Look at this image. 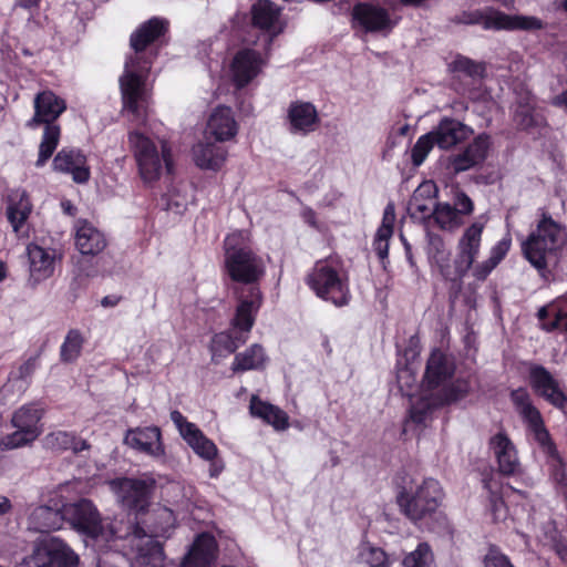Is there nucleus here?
Listing matches in <instances>:
<instances>
[{
  "label": "nucleus",
  "instance_id": "nucleus-1",
  "mask_svg": "<svg viewBox=\"0 0 567 567\" xmlns=\"http://www.w3.org/2000/svg\"><path fill=\"white\" fill-rule=\"evenodd\" d=\"M167 27L168 22L165 19L152 18L131 35L134 53L127 58L118 83L122 112L132 116L133 120H144L151 102L152 86L147 79L152 62L146 59L144 50L164 34Z\"/></svg>",
  "mask_w": 567,
  "mask_h": 567
},
{
  "label": "nucleus",
  "instance_id": "nucleus-2",
  "mask_svg": "<svg viewBox=\"0 0 567 567\" xmlns=\"http://www.w3.org/2000/svg\"><path fill=\"white\" fill-rule=\"evenodd\" d=\"M486 224L487 219L481 216L463 229L457 239L454 259L451 258L443 239L439 236L432 237L427 248L431 267L446 280L461 281L480 255Z\"/></svg>",
  "mask_w": 567,
  "mask_h": 567
},
{
  "label": "nucleus",
  "instance_id": "nucleus-3",
  "mask_svg": "<svg viewBox=\"0 0 567 567\" xmlns=\"http://www.w3.org/2000/svg\"><path fill=\"white\" fill-rule=\"evenodd\" d=\"M524 258L546 277L567 254V227L545 209L538 210L534 228L520 244Z\"/></svg>",
  "mask_w": 567,
  "mask_h": 567
},
{
  "label": "nucleus",
  "instance_id": "nucleus-4",
  "mask_svg": "<svg viewBox=\"0 0 567 567\" xmlns=\"http://www.w3.org/2000/svg\"><path fill=\"white\" fill-rule=\"evenodd\" d=\"M454 367L440 351H433L426 367L423 381L422 396L412 402L411 419L414 422H423L429 410L436 405L454 401L467 391V385L462 383L457 392L446 390V381L453 374Z\"/></svg>",
  "mask_w": 567,
  "mask_h": 567
},
{
  "label": "nucleus",
  "instance_id": "nucleus-5",
  "mask_svg": "<svg viewBox=\"0 0 567 567\" xmlns=\"http://www.w3.org/2000/svg\"><path fill=\"white\" fill-rule=\"evenodd\" d=\"M250 243V234L245 230H235L223 241L224 271L235 282L255 284L266 274V261Z\"/></svg>",
  "mask_w": 567,
  "mask_h": 567
},
{
  "label": "nucleus",
  "instance_id": "nucleus-6",
  "mask_svg": "<svg viewBox=\"0 0 567 567\" xmlns=\"http://www.w3.org/2000/svg\"><path fill=\"white\" fill-rule=\"evenodd\" d=\"M130 147L137 173L146 185H153L174 167L173 148L168 141L151 137L140 132L128 135Z\"/></svg>",
  "mask_w": 567,
  "mask_h": 567
},
{
  "label": "nucleus",
  "instance_id": "nucleus-7",
  "mask_svg": "<svg viewBox=\"0 0 567 567\" xmlns=\"http://www.w3.org/2000/svg\"><path fill=\"white\" fill-rule=\"evenodd\" d=\"M157 517L161 520L158 525L150 528L147 534L138 525L127 527L123 538L130 544V556L132 567H162L164 553L161 544L155 537L165 536L175 525L173 511L166 507L157 511Z\"/></svg>",
  "mask_w": 567,
  "mask_h": 567
},
{
  "label": "nucleus",
  "instance_id": "nucleus-8",
  "mask_svg": "<svg viewBox=\"0 0 567 567\" xmlns=\"http://www.w3.org/2000/svg\"><path fill=\"white\" fill-rule=\"evenodd\" d=\"M33 104L34 115L28 122V126L34 127L45 124L35 163L37 166L41 167L59 145L61 127L54 121L66 110V102L54 92L45 90L35 95Z\"/></svg>",
  "mask_w": 567,
  "mask_h": 567
},
{
  "label": "nucleus",
  "instance_id": "nucleus-9",
  "mask_svg": "<svg viewBox=\"0 0 567 567\" xmlns=\"http://www.w3.org/2000/svg\"><path fill=\"white\" fill-rule=\"evenodd\" d=\"M307 284L319 298L336 307H343L350 301L349 279L338 259L317 261L307 277Z\"/></svg>",
  "mask_w": 567,
  "mask_h": 567
},
{
  "label": "nucleus",
  "instance_id": "nucleus-10",
  "mask_svg": "<svg viewBox=\"0 0 567 567\" xmlns=\"http://www.w3.org/2000/svg\"><path fill=\"white\" fill-rule=\"evenodd\" d=\"M69 493L63 498V522L66 520L76 532L93 539L96 545L109 544L122 538L113 526H105L94 504L85 498L74 503H66Z\"/></svg>",
  "mask_w": 567,
  "mask_h": 567
},
{
  "label": "nucleus",
  "instance_id": "nucleus-11",
  "mask_svg": "<svg viewBox=\"0 0 567 567\" xmlns=\"http://www.w3.org/2000/svg\"><path fill=\"white\" fill-rule=\"evenodd\" d=\"M171 420L176 426L182 439L200 458L209 462V476L218 477L225 470V463L218 457L219 451L217 445L208 439L203 431L195 424L189 422L178 410L171 412Z\"/></svg>",
  "mask_w": 567,
  "mask_h": 567
},
{
  "label": "nucleus",
  "instance_id": "nucleus-12",
  "mask_svg": "<svg viewBox=\"0 0 567 567\" xmlns=\"http://www.w3.org/2000/svg\"><path fill=\"white\" fill-rule=\"evenodd\" d=\"M443 498L441 484L434 478H426L414 491H402L398 495V504L410 519L419 520L434 513Z\"/></svg>",
  "mask_w": 567,
  "mask_h": 567
},
{
  "label": "nucleus",
  "instance_id": "nucleus-13",
  "mask_svg": "<svg viewBox=\"0 0 567 567\" xmlns=\"http://www.w3.org/2000/svg\"><path fill=\"white\" fill-rule=\"evenodd\" d=\"M41 409L35 404H25L12 415L11 423L16 431L0 440V450H13L35 441L42 433Z\"/></svg>",
  "mask_w": 567,
  "mask_h": 567
},
{
  "label": "nucleus",
  "instance_id": "nucleus-14",
  "mask_svg": "<svg viewBox=\"0 0 567 567\" xmlns=\"http://www.w3.org/2000/svg\"><path fill=\"white\" fill-rule=\"evenodd\" d=\"M516 412L527 426L528 432L544 453L554 452V442L545 426L539 410L534 405L526 389L518 388L511 393Z\"/></svg>",
  "mask_w": 567,
  "mask_h": 567
},
{
  "label": "nucleus",
  "instance_id": "nucleus-15",
  "mask_svg": "<svg viewBox=\"0 0 567 567\" xmlns=\"http://www.w3.org/2000/svg\"><path fill=\"white\" fill-rule=\"evenodd\" d=\"M528 383L536 395L567 414V393L561 382L542 364H528Z\"/></svg>",
  "mask_w": 567,
  "mask_h": 567
},
{
  "label": "nucleus",
  "instance_id": "nucleus-16",
  "mask_svg": "<svg viewBox=\"0 0 567 567\" xmlns=\"http://www.w3.org/2000/svg\"><path fill=\"white\" fill-rule=\"evenodd\" d=\"M111 491L115 494L122 506L136 512L145 509L155 487V480L144 478H116L109 482Z\"/></svg>",
  "mask_w": 567,
  "mask_h": 567
},
{
  "label": "nucleus",
  "instance_id": "nucleus-17",
  "mask_svg": "<svg viewBox=\"0 0 567 567\" xmlns=\"http://www.w3.org/2000/svg\"><path fill=\"white\" fill-rule=\"evenodd\" d=\"M34 567H78V555L60 538L47 537L39 542L30 557Z\"/></svg>",
  "mask_w": 567,
  "mask_h": 567
},
{
  "label": "nucleus",
  "instance_id": "nucleus-18",
  "mask_svg": "<svg viewBox=\"0 0 567 567\" xmlns=\"http://www.w3.org/2000/svg\"><path fill=\"white\" fill-rule=\"evenodd\" d=\"M267 61V56L255 49L238 50L229 66L231 82L237 89L246 87L262 73Z\"/></svg>",
  "mask_w": 567,
  "mask_h": 567
},
{
  "label": "nucleus",
  "instance_id": "nucleus-19",
  "mask_svg": "<svg viewBox=\"0 0 567 567\" xmlns=\"http://www.w3.org/2000/svg\"><path fill=\"white\" fill-rule=\"evenodd\" d=\"M474 212L473 200L463 192L457 190L454 195L453 205L450 203H436L432 217L434 223L442 230L454 231L460 228L464 218Z\"/></svg>",
  "mask_w": 567,
  "mask_h": 567
},
{
  "label": "nucleus",
  "instance_id": "nucleus-20",
  "mask_svg": "<svg viewBox=\"0 0 567 567\" xmlns=\"http://www.w3.org/2000/svg\"><path fill=\"white\" fill-rule=\"evenodd\" d=\"M79 483H66L56 491L58 499H51L52 506L41 505L34 507L29 516V527L37 532H49L59 529L63 524V498Z\"/></svg>",
  "mask_w": 567,
  "mask_h": 567
},
{
  "label": "nucleus",
  "instance_id": "nucleus-21",
  "mask_svg": "<svg viewBox=\"0 0 567 567\" xmlns=\"http://www.w3.org/2000/svg\"><path fill=\"white\" fill-rule=\"evenodd\" d=\"M352 27L364 32H389L398 21L389 11L372 3H357L351 12Z\"/></svg>",
  "mask_w": 567,
  "mask_h": 567
},
{
  "label": "nucleus",
  "instance_id": "nucleus-22",
  "mask_svg": "<svg viewBox=\"0 0 567 567\" xmlns=\"http://www.w3.org/2000/svg\"><path fill=\"white\" fill-rule=\"evenodd\" d=\"M124 444L156 461L164 462L166 460V450L158 426L151 425L127 430L124 435Z\"/></svg>",
  "mask_w": 567,
  "mask_h": 567
},
{
  "label": "nucleus",
  "instance_id": "nucleus-23",
  "mask_svg": "<svg viewBox=\"0 0 567 567\" xmlns=\"http://www.w3.org/2000/svg\"><path fill=\"white\" fill-rule=\"evenodd\" d=\"M29 277L34 284L41 282L53 276L55 266L61 256L55 248L42 247L35 243L27 245Z\"/></svg>",
  "mask_w": 567,
  "mask_h": 567
},
{
  "label": "nucleus",
  "instance_id": "nucleus-24",
  "mask_svg": "<svg viewBox=\"0 0 567 567\" xmlns=\"http://www.w3.org/2000/svg\"><path fill=\"white\" fill-rule=\"evenodd\" d=\"M53 169L68 174L76 184H86L91 178L87 158L80 150L62 148L53 158Z\"/></svg>",
  "mask_w": 567,
  "mask_h": 567
},
{
  "label": "nucleus",
  "instance_id": "nucleus-25",
  "mask_svg": "<svg viewBox=\"0 0 567 567\" xmlns=\"http://www.w3.org/2000/svg\"><path fill=\"white\" fill-rule=\"evenodd\" d=\"M485 29L507 30V31H534L540 30L544 23L540 19L533 16L506 14L498 10H489L483 18Z\"/></svg>",
  "mask_w": 567,
  "mask_h": 567
},
{
  "label": "nucleus",
  "instance_id": "nucleus-26",
  "mask_svg": "<svg viewBox=\"0 0 567 567\" xmlns=\"http://www.w3.org/2000/svg\"><path fill=\"white\" fill-rule=\"evenodd\" d=\"M31 212L32 204L25 190H14L9 197L7 217L13 233L19 239H28L30 237L28 218Z\"/></svg>",
  "mask_w": 567,
  "mask_h": 567
},
{
  "label": "nucleus",
  "instance_id": "nucleus-27",
  "mask_svg": "<svg viewBox=\"0 0 567 567\" xmlns=\"http://www.w3.org/2000/svg\"><path fill=\"white\" fill-rule=\"evenodd\" d=\"M238 122L229 106H217L208 116L205 134L216 142L224 143L236 137Z\"/></svg>",
  "mask_w": 567,
  "mask_h": 567
},
{
  "label": "nucleus",
  "instance_id": "nucleus-28",
  "mask_svg": "<svg viewBox=\"0 0 567 567\" xmlns=\"http://www.w3.org/2000/svg\"><path fill=\"white\" fill-rule=\"evenodd\" d=\"M288 130L295 135H307L316 131L319 124V115L309 102H292L287 112Z\"/></svg>",
  "mask_w": 567,
  "mask_h": 567
},
{
  "label": "nucleus",
  "instance_id": "nucleus-29",
  "mask_svg": "<svg viewBox=\"0 0 567 567\" xmlns=\"http://www.w3.org/2000/svg\"><path fill=\"white\" fill-rule=\"evenodd\" d=\"M489 446L497 460L501 473L515 475L520 472L516 447L505 433L495 434L489 441Z\"/></svg>",
  "mask_w": 567,
  "mask_h": 567
},
{
  "label": "nucleus",
  "instance_id": "nucleus-30",
  "mask_svg": "<svg viewBox=\"0 0 567 567\" xmlns=\"http://www.w3.org/2000/svg\"><path fill=\"white\" fill-rule=\"evenodd\" d=\"M262 303L261 292L257 288H251L246 298L239 300L235 316L231 320L234 330L247 336L251 330L256 315Z\"/></svg>",
  "mask_w": 567,
  "mask_h": 567
},
{
  "label": "nucleus",
  "instance_id": "nucleus-31",
  "mask_svg": "<svg viewBox=\"0 0 567 567\" xmlns=\"http://www.w3.org/2000/svg\"><path fill=\"white\" fill-rule=\"evenodd\" d=\"M193 161L197 167L204 171H220L228 158L226 147L215 142H199L193 146Z\"/></svg>",
  "mask_w": 567,
  "mask_h": 567
},
{
  "label": "nucleus",
  "instance_id": "nucleus-32",
  "mask_svg": "<svg viewBox=\"0 0 567 567\" xmlns=\"http://www.w3.org/2000/svg\"><path fill=\"white\" fill-rule=\"evenodd\" d=\"M251 21L260 30L272 33H280L284 29L281 21V8L270 0H256L250 9Z\"/></svg>",
  "mask_w": 567,
  "mask_h": 567
},
{
  "label": "nucleus",
  "instance_id": "nucleus-33",
  "mask_svg": "<svg viewBox=\"0 0 567 567\" xmlns=\"http://www.w3.org/2000/svg\"><path fill=\"white\" fill-rule=\"evenodd\" d=\"M74 243L82 255L95 256L106 247L104 235L86 220H78L74 225Z\"/></svg>",
  "mask_w": 567,
  "mask_h": 567
},
{
  "label": "nucleus",
  "instance_id": "nucleus-34",
  "mask_svg": "<svg viewBox=\"0 0 567 567\" xmlns=\"http://www.w3.org/2000/svg\"><path fill=\"white\" fill-rule=\"evenodd\" d=\"M540 329L546 332L564 330L567 332V297H559L537 311Z\"/></svg>",
  "mask_w": 567,
  "mask_h": 567
},
{
  "label": "nucleus",
  "instance_id": "nucleus-35",
  "mask_svg": "<svg viewBox=\"0 0 567 567\" xmlns=\"http://www.w3.org/2000/svg\"><path fill=\"white\" fill-rule=\"evenodd\" d=\"M489 146L491 141L487 135L477 136L463 153L452 158V168L455 173H460L481 164L486 158Z\"/></svg>",
  "mask_w": 567,
  "mask_h": 567
},
{
  "label": "nucleus",
  "instance_id": "nucleus-36",
  "mask_svg": "<svg viewBox=\"0 0 567 567\" xmlns=\"http://www.w3.org/2000/svg\"><path fill=\"white\" fill-rule=\"evenodd\" d=\"M217 544L209 534H200L195 539L182 567H209L216 557Z\"/></svg>",
  "mask_w": 567,
  "mask_h": 567
},
{
  "label": "nucleus",
  "instance_id": "nucleus-37",
  "mask_svg": "<svg viewBox=\"0 0 567 567\" xmlns=\"http://www.w3.org/2000/svg\"><path fill=\"white\" fill-rule=\"evenodd\" d=\"M431 132L436 140V145L443 150L455 146L471 133L467 126L452 118H443Z\"/></svg>",
  "mask_w": 567,
  "mask_h": 567
},
{
  "label": "nucleus",
  "instance_id": "nucleus-38",
  "mask_svg": "<svg viewBox=\"0 0 567 567\" xmlns=\"http://www.w3.org/2000/svg\"><path fill=\"white\" fill-rule=\"evenodd\" d=\"M249 410L252 416L261 419L277 431H284L289 426V416L285 411L261 401L257 395L251 396Z\"/></svg>",
  "mask_w": 567,
  "mask_h": 567
},
{
  "label": "nucleus",
  "instance_id": "nucleus-39",
  "mask_svg": "<svg viewBox=\"0 0 567 567\" xmlns=\"http://www.w3.org/2000/svg\"><path fill=\"white\" fill-rule=\"evenodd\" d=\"M395 223V207L389 203L383 212L382 223L377 230L373 248L380 259H385L389 255V241L393 235Z\"/></svg>",
  "mask_w": 567,
  "mask_h": 567
},
{
  "label": "nucleus",
  "instance_id": "nucleus-40",
  "mask_svg": "<svg viewBox=\"0 0 567 567\" xmlns=\"http://www.w3.org/2000/svg\"><path fill=\"white\" fill-rule=\"evenodd\" d=\"M267 355L260 344H251L245 351L235 355L231 370L234 372H245L249 370H259L266 365Z\"/></svg>",
  "mask_w": 567,
  "mask_h": 567
},
{
  "label": "nucleus",
  "instance_id": "nucleus-41",
  "mask_svg": "<svg viewBox=\"0 0 567 567\" xmlns=\"http://www.w3.org/2000/svg\"><path fill=\"white\" fill-rule=\"evenodd\" d=\"M44 445L52 451L72 450L75 453L89 449L85 440L65 431H54L44 437Z\"/></svg>",
  "mask_w": 567,
  "mask_h": 567
},
{
  "label": "nucleus",
  "instance_id": "nucleus-42",
  "mask_svg": "<svg viewBox=\"0 0 567 567\" xmlns=\"http://www.w3.org/2000/svg\"><path fill=\"white\" fill-rule=\"evenodd\" d=\"M512 246V238L509 235L497 241L491 249V255L487 260L476 265L473 270L475 278L483 280L491 271L503 260Z\"/></svg>",
  "mask_w": 567,
  "mask_h": 567
},
{
  "label": "nucleus",
  "instance_id": "nucleus-43",
  "mask_svg": "<svg viewBox=\"0 0 567 567\" xmlns=\"http://www.w3.org/2000/svg\"><path fill=\"white\" fill-rule=\"evenodd\" d=\"M436 194V186L432 182H425L419 186L414 192L413 197L410 200L409 209L412 215H420L421 217L432 216L434 206L424 203L423 198L429 197L430 199Z\"/></svg>",
  "mask_w": 567,
  "mask_h": 567
},
{
  "label": "nucleus",
  "instance_id": "nucleus-44",
  "mask_svg": "<svg viewBox=\"0 0 567 567\" xmlns=\"http://www.w3.org/2000/svg\"><path fill=\"white\" fill-rule=\"evenodd\" d=\"M358 559L368 567H390L391 561L383 549L362 542L358 548Z\"/></svg>",
  "mask_w": 567,
  "mask_h": 567
},
{
  "label": "nucleus",
  "instance_id": "nucleus-45",
  "mask_svg": "<svg viewBox=\"0 0 567 567\" xmlns=\"http://www.w3.org/2000/svg\"><path fill=\"white\" fill-rule=\"evenodd\" d=\"M247 336H240L234 338L230 333L220 332L213 337L210 350L213 358L224 354H229L236 351V349L247 341Z\"/></svg>",
  "mask_w": 567,
  "mask_h": 567
},
{
  "label": "nucleus",
  "instance_id": "nucleus-46",
  "mask_svg": "<svg viewBox=\"0 0 567 567\" xmlns=\"http://www.w3.org/2000/svg\"><path fill=\"white\" fill-rule=\"evenodd\" d=\"M84 338L79 330H70L60 348V358L63 362H74L81 354Z\"/></svg>",
  "mask_w": 567,
  "mask_h": 567
},
{
  "label": "nucleus",
  "instance_id": "nucleus-47",
  "mask_svg": "<svg viewBox=\"0 0 567 567\" xmlns=\"http://www.w3.org/2000/svg\"><path fill=\"white\" fill-rule=\"evenodd\" d=\"M190 190L186 185L173 187L166 195L167 209L182 214L193 199Z\"/></svg>",
  "mask_w": 567,
  "mask_h": 567
},
{
  "label": "nucleus",
  "instance_id": "nucleus-48",
  "mask_svg": "<svg viewBox=\"0 0 567 567\" xmlns=\"http://www.w3.org/2000/svg\"><path fill=\"white\" fill-rule=\"evenodd\" d=\"M404 567H435L434 556L426 543H421L403 559Z\"/></svg>",
  "mask_w": 567,
  "mask_h": 567
},
{
  "label": "nucleus",
  "instance_id": "nucleus-49",
  "mask_svg": "<svg viewBox=\"0 0 567 567\" xmlns=\"http://www.w3.org/2000/svg\"><path fill=\"white\" fill-rule=\"evenodd\" d=\"M435 144L436 140L434 138L432 132L421 135L411 152L413 164L415 166H420L425 161L426 156Z\"/></svg>",
  "mask_w": 567,
  "mask_h": 567
},
{
  "label": "nucleus",
  "instance_id": "nucleus-50",
  "mask_svg": "<svg viewBox=\"0 0 567 567\" xmlns=\"http://www.w3.org/2000/svg\"><path fill=\"white\" fill-rule=\"evenodd\" d=\"M165 497L167 502L174 505H183L190 495V487H186L179 482H173L165 487Z\"/></svg>",
  "mask_w": 567,
  "mask_h": 567
},
{
  "label": "nucleus",
  "instance_id": "nucleus-51",
  "mask_svg": "<svg viewBox=\"0 0 567 567\" xmlns=\"http://www.w3.org/2000/svg\"><path fill=\"white\" fill-rule=\"evenodd\" d=\"M550 460V468H551V476L554 481L561 487H567V472L565 468V465L563 464L556 446L554 445V452L553 453H545Z\"/></svg>",
  "mask_w": 567,
  "mask_h": 567
},
{
  "label": "nucleus",
  "instance_id": "nucleus-52",
  "mask_svg": "<svg viewBox=\"0 0 567 567\" xmlns=\"http://www.w3.org/2000/svg\"><path fill=\"white\" fill-rule=\"evenodd\" d=\"M489 511L495 522H503L507 517V508L504 501L495 493L489 497Z\"/></svg>",
  "mask_w": 567,
  "mask_h": 567
},
{
  "label": "nucleus",
  "instance_id": "nucleus-53",
  "mask_svg": "<svg viewBox=\"0 0 567 567\" xmlns=\"http://www.w3.org/2000/svg\"><path fill=\"white\" fill-rule=\"evenodd\" d=\"M485 567H514L508 557L496 549H491L484 558Z\"/></svg>",
  "mask_w": 567,
  "mask_h": 567
},
{
  "label": "nucleus",
  "instance_id": "nucleus-54",
  "mask_svg": "<svg viewBox=\"0 0 567 567\" xmlns=\"http://www.w3.org/2000/svg\"><path fill=\"white\" fill-rule=\"evenodd\" d=\"M455 70L464 72L471 76L480 75L483 72L481 64L474 63L467 58H460L454 62Z\"/></svg>",
  "mask_w": 567,
  "mask_h": 567
},
{
  "label": "nucleus",
  "instance_id": "nucleus-55",
  "mask_svg": "<svg viewBox=\"0 0 567 567\" xmlns=\"http://www.w3.org/2000/svg\"><path fill=\"white\" fill-rule=\"evenodd\" d=\"M39 365V355H32L19 367V377L21 379L29 378L33 374Z\"/></svg>",
  "mask_w": 567,
  "mask_h": 567
},
{
  "label": "nucleus",
  "instance_id": "nucleus-56",
  "mask_svg": "<svg viewBox=\"0 0 567 567\" xmlns=\"http://www.w3.org/2000/svg\"><path fill=\"white\" fill-rule=\"evenodd\" d=\"M550 104L555 107L563 110L565 113H567V90H564L559 94L555 95L550 100Z\"/></svg>",
  "mask_w": 567,
  "mask_h": 567
},
{
  "label": "nucleus",
  "instance_id": "nucleus-57",
  "mask_svg": "<svg viewBox=\"0 0 567 567\" xmlns=\"http://www.w3.org/2000/svg\"><path fill=\"white\" fill-rule=\"evenodd\" d=\"M303 220L312 227L317 226L316 214L311 208H305L302 210Z\"/></svg>",
  "mask_w": 567,
  "mask_h": 567
},
{
  "label": "nucleus",
  "instance_id": "nucleus-58",
  "mask_svg": "<svg viewBox=\"0 0 567 567\" xmlns=\"http://www.w3.org/2000/svg\"><path fill=\"white\" fill-rule=\"evenodd\" d=\"M61 208L64 214L70 215V216H74L76 213L75 206L68 199H64L61 202Z\"/></svg>",
  "mask_w": 567,
  "mask_h": 567
},
{
  "label": "nucleus",
  "instance_id": "nucleus-59",
  "mask_svg": "<svg viewBox=\"0 0 567 567\" xmlns=\"http://www.w3.org/2000/svg\"><path fill=\"white\" fill-rule=\"evenodd\" d=\"M120 302V298L116 296H105L101 300L103 307H115Z\"/></svg>",
  "mask_w": 567,
  "mask_h": 567
},
{
  "label": "nucleus",
  "instance_id": "nucleus-60",
  "mask_svg": "<svg viewBox=\"0 0 567 567\" xmlns=\"http://www.w3.org/2000/svg\"><path fill=\"white\" fill-rule=\"evenodd\" d=\"M11 507L10 501L0 495V515L6 514Z\"/></svg>",
  "mask_w": 567,
  "mask_h": 567
},
{
  "label": "nucleus",
  "instance_id": "nucleus-61",
  "mask_svg": "<svg viewBox=\"0 0 567 567\" xmlns=\"http://www.w3.org/2000/svg\"><path fill=\"white\" fill-rule=\"evenodd\" d=\"M39 2H40V0H18L17 1V3L20 7H23V8H27V9L38 7Z\"/></svg>",
  "mask_w": 567,
  "mask_h": 567
},
{
  "label": "nucleus",
  "instance_id": "nucleus-62",
  "mask_svg": "<svg viewBox=\"0 0 567 567\" xmlns=\"http://www.w3.org/2000/svg\"><path fill=\"white\" fill-rule=\"evenodd\" d=\"M96 567H117V566H115L114 564H112L105 559H100Z\"/></svg>",
  "mask_w": 567,
  "mask_h": 567
},
{
  "label": "nucleus",
  "instance_id": "nucleus-63",
  "mask_svg": "<svg viewBox=\"0 0 567 567\" xmlns=\"http://www.w3.org/2000/svg\"><path fill=\"white\" fill-rule=\"evenodd\" d=\"M7 277V268L4 264L0 262V281L4 280Z\"/></svg>",
  "mask_w": 567,
  "mask_h": 567
},
{
  "label": "nucleus",
  "instance_id": "nucleus-64",
  "mask_svg": "<svg viewBox=\"0 0 567 567\" xmlns=\"http://www.w3.org/2000/svg\"><path fill=\"white\" fill-rule=\"evenodd\" d=\"M559 554L561 555L563 559H567V549L559 551Z\"/></svg>",
  "mask_w": 567,
  "mask_h": 567
}]
</instances>
